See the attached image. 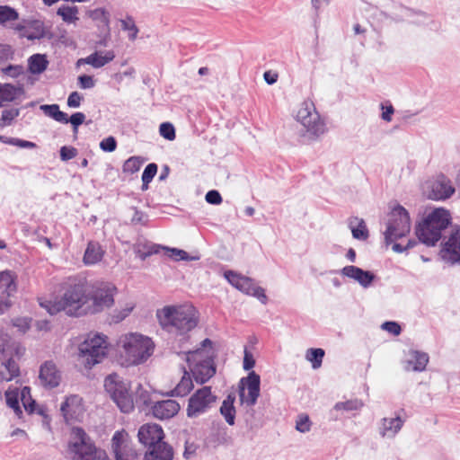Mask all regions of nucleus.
I'll return each instance as SVG.
<instances>
[{"mask_svg":"<svg viewBox=\"0 0 460 460\" xmlns=\"http://www.w3.org/2000/svg\"><path fill=\"white\" fill-rule=\"evenodd\" d=\"M88 285L84 283H68L59 299L40 301V305L54 315L64 311L69 316L88 314Z\"/></svg>","mask_w":460,"mask_h":460,"instance_id":"1","label":"nucleus"},{"mask_svg":"<svg viewBox=\"0 0 460 460\" xmlns=\"http://www.w3.org/2000/svg\"><path fill=\"white\" fill-rule=\"evenodd\" d=\"M156 316L163 329L172 333H186L198 323V313L192 305L164 306Z\"/></svg>","mask_w":460,"mask_h":460,"instance_id":"2","label":"nucleus"},{"mask_svg":"<svg viewBox=\"0 0 460 460\" xmlns=\"http://www.w3.org/2000/svg\"><path fill=\"white\" fill-rule=\"evenodd\" d=\"M117 345L121 358L128 366L146 362L155 349L153 341L149 337L137 332L121 335Z\"/></svg>","mask_w":460,"mask_h":460,"instance_id":"3","label":"nucleus"},{"mask_svg":"<svg viewBox=\"0 0 460 460\" xmlns=\"http://www.w3.org/2000/svg\"><path fill=\"white\" fill-rule=\"evenodd\" d=\"M451 223V214L444 208L433 209L416 228L419 240L427 246H434L441 238L442 232Z\"/></svg>","mask_w":460,"mask_h":460,"instance_id":"4","label":"nucleus"},{"mask_svg":"<svg viewBox=\"0 0 460 460\" xmlns=\"http://www.w3.org/2000/svg\"><path fill=\"white\" fill-rule=\"evenodd\" d=\"M213 356L212 341L209 339L202 341L201 348L186 354V360L197 383L204 384L215 375Z\"/></svg>","mask_w":460,"mask_h":460,"instance_id":"5","label":"nucleus"},{"mask_svg":"<svg viewBox=\"0 0 460 460\" xmlns=\"http://www.w3.org/2000/svg\"><path fill=\"white\" fill-rule=\"evenodd\" d=\"M295 119L301 126V136L309 140H316L327 131L325 121L311 100H305L300 103Z\"/></svg>","mask_w":460,"mask_h":460,"instance_id":"6","label":"nucleus"},{"mask_svg":"<svg viewBox=\"0 0 460 460\" xmlns=\"http://www.w3.org/2000/svg\"><path fill=\"white\" fill-rule=\"evenodd\" d=\"M108 353L107 337L102 333L90 332L78 346V359L86 368L102 362Z\"/></svg>","mask_w":460,"mask_h":460,"instance_id":"7","label":"nucleus"},{"mask_svg":"<svg viewBox=\"0 0 460 460\" xmlns=\"http://www.w3.org/2000/svg\"><path fill=\"white\" fill-rule=\"evenodd\" d=\"M72 460H111L106 452L97 448L81 428H74L68 445Z\"/></svg>","mask_w":460,"mask_h":460,"instance_id":"8","label":"nucleus"},{"mask_svg":"<svg viewBox=\"0 0 460 460\" xmlns=\"http://www.w3.org/2000/svg\"><path fill=\"white\" fill-rule=\"evenodd\" d=\"M411 230L410 216L407 210L397 205L388 215L386 229L384 233L386 243L405 236Z\"/></svg>","mask_w":460,"mask_h":460,"instance_id":"9","label":"nucleus"},{"mask_svg":"<svg viewBox=\"0 0 460 460\" xmlns=\"http://www.w3.org/2000/svg\"><path fill=\"white\" fill-rule=\"evenodd\" d=\"M104 387L122 412L133 411L134 402L128 393V385L119 376L109 375L104 380Z\"/></svg>","mask_w":460,"mask_h":460,"instance_id":"10","label":"nucleus"},{"mask_svg":"<svg viewBox=\"0 0 460 460\" xmlns=\"http://www.w3.org/2000/svg\"><path fill=\"white\" fill-rule=\"evenodd\" d=\"M116 287L111 283L88 285V314H96L114 304Z\"/></svg>","mask_w":460,"mask_h":460,"instance_id":"11","label":"nucleus"},{"mask_svg":"<svg viewBox=\"0 0 460 460\" xmlns=\"http://www.w3.org/2000/svg\"><path fill=\"white\" fill-rule=\"evenodd\" d=\"M217 396L212 393L211 387L204 386L197 390L189 399L187 415L197 418L208 411L216 402Z\"/></svg>","mask_w":460,"mask_h":460,"instance_id":"12","label":"nucleus"},{"mask_svg":"<svg viewBox=\"0 0 460 460\" xmlns=\"http://www.w3.org/2000/svg\"><path fill=\"white\" fill-rule=\"evenodd\" d=\"M260 376L254 371L249 373L247 377L241 379L239 384V397L242 403L252 406L260 395Z\"/></svg>","mask_w":460,"mask_h":460,"instance_id":"13","label":"nucleus"},{"mask_svg":"<svg viewBox=\"0 0 460 460\" xmlns=\"http://www.w3.org/2000/svg\"><path fill=\"white\" fill-rule=\"evenodd\" d=\"M440 256L447 263L460 262V228L455 229L444 243Z\"/></svg>","mask_w":460,"mask_h":460,"instance_id":"14","label":"nucleus"},{"mask_svg":"<svg viewBox=\"0 0 460 460\" xmlns=\"http://www.w3.org/2000/svg\"><path fill=\"white\" fill-rule=\"evenodd\" d=\"M16 285L10 271L0 272V314L11 305L10 297L15 293Z\"/></svg>","mask_w":460,"mask_h":460,"instance_id":"15","label":"nucleus"},{"mask_svg":"<svg viewBox=\"0 0 460 460\" xmlns=\"http://www.w3.org/2000/svg\"><path fill=\"white\" fill-rule=\"evenodd\" d=\"M138 439L143 445L152 449L159 443H164L163 429L157 424H145L138 430Z\"/></svg>","mask_w":460,"mask_h":460,"instance_id":"16","label":"nucleus"},{"mask_svg":"<svg viewBox=\"0 0 460 460\" xmlns=\"http://www.w3.org/2000/svg\"><path fill=\"white\" fill-rule=\"evenodd\" d=\"M456 192L452 181L445 176L438 177L430 186L429 198L434 200H445Z\"/></svg>","mask_w":460,"mask_h":460,"instance_id":"17","label":"nucleus"},{"mask_svg":"<svg viewBox=\"0 0 460 460\" xmlns=\"http://www.w3.org/2000/svg\"><path fill=\"white\" fill-rule=\"evenodd\" d=\"M40 382L46 388H54L59 385L62 376L55 363L45 362L40 369Z\"/></svg>","mask_w":460,"mask_h":460,"instance_id":"18","label":"nucleus"},{"mask_svg":"<svg viewBox=\"0 0 460 460\" xmlns=\"http://www.w3.org/2000/svg\"><path fill=\"white\" fill-rule=\"evenodd\" d=\"M15 30L20 32L21 37L30 40H40L46 36L47 29L40 20L26 21L24 24H18Z\"/></svg>","mask_w":460,"mask_h":460,"instance_id":"19","label":"nucleus"},{"mask_svg":"<svg viewBox=\"0 0 460 460\" xmlns=\"http://www.w3.org/2000/svg\"><path fill=\"white\" fill-rule=\"evenodd\" d=\"M116 55L113 50H96L90 54L86 58H79L76 62V66L89 65L95 69L102 68L107 64L111 63Z\"/></svg>","mask_w":460,"mask_h":460,"instance_id":"20","label":"nucleus"},{"mask_svg":"<svg viewBox=\"0 0 460 460\" xmlns=\"http://www.w3.org/2000/svg\"><path fill=\"white\" fill-rule=\"evenodd\" d=\"M60 410L66 421L78 420L84 412L82 398L75 394L67 396Z\"/></svg>","mask_w":460,"mask_h":460,"instance_id":"21","label":"nucleus"},{"mask_svg":"<svg viewBox=\"0 0 460 460\" xmlns=\"http://www.w3.org/2000/svg\"><path fill=\"white\" fill-rule=\"evenodd\" d=\"M341 272L344 277L357 281L364 288L370 287L376 278L372 272L353 265L345 266Z\"/></svg>","mask_w":460,"mask_h":460,"instance_id":"22","label":"nucleus"},{"mask_svg":"<svg viewBox=\"0 0 460 460\" xmlns=\"http://www.w3.org/2000/svg\"><path fill=\"white\" fill-rule=\"evenodd\" d=\"M159 249H163L165 251L166 255L175 261H198L199 259V256H190L187 252L178 248H170V247H160V246H152L150 250L146 252H140L138 250L139 257L142 260H145L146 257L151 254L157 253Z\"/></svg>","mask_w":460,"mask_h":460,"instance_id":"23","label":"nucleus"},{"mask_svg":"<svg viewBox=\"0 0 460 460\" xmlns=\"http://www.w3.org/2000/svg\"><path fill=\"white\" fill-rule=\"evenodd\" d=\"M404 420L397 416L394 418H383L380 420L378 433L383 438H394L403 426Z\"/></svg>","mask_w":460,"mask_h":460,"instance_id":"24","label":"nucleus"},{"mask_svg":"<svg viewBox=\"0 0 460 460\" xmlns=\"http://www.w3.org/2000/svg\"><path fill=\"white\" fill-rule=\"evenodd\" d=\"M429 355L425 352L411 349L407 354L404 368L407 371H424L429 363Z\"/></svg>","mask_w":460,"mask_h":460,"instance_id":"25","label":"nucleus"},{"mask_svg":"<svg viewBox=\"0 0 460 460\" xmlns=\"http://www.w3.org/2000/svg\"><path fill=\"white\" fill-rule=\"evenodd\" d=\"M180 404L174 400H164L157 402L153 406V414L160 420L170 419L178 413Z\"/></svg>","mask_w":460,"mask_h":460,"instance_id":"26","label":"nucleus"},{"mask_svg":"<svg viewBox=\"0 0 460 460\" xmlns=\"http://www.w3.org/2000/svg\"><path fill=\"white\" fill-rule=\"evenodd\" d=\"M111 449L114 456L133 449L128 434L124 430H118L111 438Z\"/></svg>","mask_w":460,"mask_h":460,"instance_id":"27","label":"nucleus"},{"mask_svg":"<svg viewBox=\"0 0 460 460\" xmlns=\"http://www.w3.org/2000/svg\"><path fill=\"white\" fill-rule=\"evenodd\" d=\"M173 450L167 443H159L146 453L144 460H172Z\"/></svg>","mask_w":460,"mask_h":460,"instance_id":"28","label":"nucleus"},{"mask_svg":"<svg viewBox=\"0 0 460 460\" xmlns=\"http://www.w3.org/2000/svg\"><path fill=\"white\" fill-rule=\"evenodd\" d=\"M105 252L97 242H89L84 252V262L85 265H93L100 262Z\"/></svg>","mask_w":460,"mask_h":460,"instance_id":"29","label":"nucleus"},{"mask_svg":"<svg viewBox=\"0 0 460 460\" xmlns=\"http://www.w3.org/2000/svg\"><path fill=\"white\" fill-rule=\"evenodd\" d=\"M240 291L258 298L264 305L267 303L268 298L264 289L257 286L251 278L245 277Z\"/></svg>","mask_w":460,"mask_h":460,"instance_id":"30","label":"nucleus"},{"mask_svg":"<svg viewBox=\"0 0 460 460\" xmlns=\"http://www.w3.org/2000/svg\"><path fill=\"white\" fill-rule=\"evenodd\" d=\"M19 375V367L13 358L0 362V381L9 382Z\"/></svg>","mask_w":460,"mask_h":460,"instance_id":"31","label":"nucleus"},{"mask_svg":"<svg viewBox=\"0 0 460 460\" xmlns=\"http://www.w3.org/2000/svg\"><path fill=\"white\" fill-rule=\"evenodd\" d=\"M22 92V87H17L11 84L0 83V108L5 102H13Z\"/></svg>","mask_w":460,"mask_h":460,"instance_id":"32","label":"nucleus"},{"mask_svg":"<svg viewBox=\"0 0 460 460\" xmlns=\"http://www.w3.org/2000/svg\"><path fill=\"white\" fill-rule=\"evenodd\" d=\"M49 65L47 57L43 54H34L28 58V70L32 75L43 73Z\"/></svg>","mask_w":460,"mask_h":460,"instance_id":"33","label":"nucleus"},{"mask_svg":"<svg viewBox=\"0 0 460 460\" xmlns=\"http://www.w3.org/2000/svg\"><path fill=\"white\" fill-rule=\"evenodd\" d=\"M57 14L66 23H75L79 20V9L76 5L62 4L58 7Z\"/></svg>","mask_w":460,"mask_h":460,"instance_id":"34","label":"nucleus"},{"mask_svg":"<svg viewBox=\"0 0 460 460\" xmlns=\"http://www.w3.org/2000/svg\"><path fill=\"white\" fill-rule=\"evenodd\" d=\"M234 396L229 394L222 402L220 407V413L225 418L226 421L233 426L235 420V408L234 406Z\"/></svg>","mask_w":460,"mask_h":460,"instance_id":"35","label":"nucleus"},{"mask_svg":"<svg viewBox=\"0 0 460 460\" xmlns=\"http://www.w3.org/2000/svg\"><path fill=\"white\" fill-rule=\"evenodd\" d=\"M40 108L46 116L52 118L56 121L65 124L68 123L67 114L61 111L58 104H43Z\"/></svg>","mask_w":460,"mask_h":460,"instance_id":"36","label":"nucleus"},{"mask_svg":"<svg viewBox=\"0 0 460 460\" xmlns=\"http://www.w3.org/2000/svg\"><path fill=\"white\" fill-rule=\"evenodd\" d=\"M193 388V384L190 376L188 372L184 371V375L182 376L181 381L175 386V388L172 391V396H185L187 395Z\"/></svg>","mask_w":460,"mask_h":460,"instance_id":"37","label":"nucleus"},{"mask_svg":"<svg viewBox=\"0 0 460 460\" xmlns=\"http://www.w3.org/2000/svg\"><path fill=\"white\" fill-rule=\"evenodd\" d=\"M349 227L355 239L364 241L368 237V232L364 220L355 218L349 222Z\"/></svg>","mask_w":460,"mask_h":460,"instance_id":"38","label":"nucleus"},{"mask_svg":"<svg viewBox=\"0 0 460 460\" xmlns=\"http://www.w3.org/2000/svg\"><path fill=\"white\" fill-rule=\"evenodd\" d=\"M324 354L323 349H309L306 350L305 358L312 363L314 369H317L322 366Z\"/></svg>","mask_w":460,"mask_h":460,"instance_id":"39","label":"nucleus"},{"mask_svg":"<svg viewBox=\"0 0 460 460\" xmlns=\"http://www.w3.org/2000/svg\"><path fill=\"white\" fill-rule=\"evenodd\" d=\"M135 307V303L133 301H128L120 309H116L112 315L111 319L114 323H119L123 321L126 317H128L130 313L133 311Z\"/></svg>","mask_w":460,"mask_h":460,"instance_id":"40","label":"nucleus"},{"mask_svg":"<svg viewBox=\"0 0 460 460\" xmlns=\"http://www.w3.org/2000/svg\"><path fill=\"white\" fill-rule=\"evenodd\" d=\"M362 407L363 402L356 399L349 400L346 402H339L334 405L333 409L336 411H351L360 410Z\"/></svg>","mask_w":460,"mask_h":460,"instance_id":"41","label":"nucleus"},{"mask_svg":"<svg viewBox=\"0 0 460 460\" xmlns=\"http://www.w3.org/2000/svg\"><path fill=\"white\" fill-rule=\"evenodd\" d=\"M20 114V110L17 108L6 109L2 111V116L0 118V128H4L6 126H10L13 120L18 117Z\"/></svg>","mask_w":460,"mask_h":460,"instance_id":"42","label":"nucleus"},{"mask_svg":"<svg viewBox=\"0 0 460 460\" xmlns=\"http://www.w3.org/2000/svg\"><path fill=\"white\" fill-rule=\"evenodd\" d=\"M143 164V160L139 157L132 156L128 158L123 164L124 172L135 173L139 171Z\"/></svg>","mask_w":460,"mask_h":460,"instance_id":"43","label":"nucleus"},{"mask_svg":"<svg viewBox=\"0 0 460 460\" xmlns=\"http://www.w3.org/2000/svg\"><path fill=\"white\" fill-rule=\"evenodd\" d=\"M226 280L236 289L240 291L243 286V280H244L245 276L236 273L233 270H227L224 274Z\"/></svg>","mask_w":460,"mask_h":460,"instance_id":"44","label":"nucleus"},{"mask_svg":"<svg viewBox=\"0 0 460 460\" xmlns=\"http://www.w3.org/2000/svg\"><path fill=\"white\" fill-rule=\"evenodd\" d=\"M121 28L124 31H128V39L130 40H135L137 39L138 29L132 18L128 17L125 20H121Z\"/></svg>","mask_w":460,"mask_h":460,"instance_id":"45","label":"nucleus"},{"mask_svg":"<svg viewBox=\"0 0 460 460\" xmlns=\"http://www.w3.org/2000/svg\"><path fill=\"white\" fill-rule=\"evenodd\" d=\"M18 19V13L9 6H0V24Z\"/></svg>","mask_w":460,"mask_h":460,"instance_id":"46","label":"nucleus"},{"mask_svg":"<svg viewBox=\"0 0 460 460\" xmlns=\"http://www.w3.org/2000/svg\"><path fill=\"white\" fill-rule=\"evenodd\" d=\"M312 422L306 414H300L296 420V429L301 433H306L311 429Z\"/></svg>","mask_w":460,"mask_h":460,"instance_id":"47","label":"nucleus"},{"mask_svg":"<svg viewBox=\"0 0 460 460\" xmlns=\"http://www.w3.org/2000/svg\"><path fill=\"white\" fill-rule=\"evenodd\" d=\"M6 397V403L7 405L12 408L17 417H21L22 414V411L19 405V401L17 398V395L15 394H13L11 392L5 393Z\"/></svg>","mask_w":460,"mask_h":460,"instance_id":"48","label":"nucleus"},{"mask_svg":"<svg viewBox=\"0 0 460 460\" xmlns=\"http://www.w3.org/2000/svg\"><path fill=\"white\" fill-rule=\"evenodd\" d=\"M2 73L11 78H17L24 74V67L21 65H9L2 68Z\"/></svg>","mask_w":460,"mask_h":460,"instance_id":"49","label":"nucleus"},{"mask_svg":"<svg viewBox=\"0 0 460 460\" xmlns=\"http://www.w3.org/2000/svg\"><path fill=\"white\" fill-rule=\"evenodd\" d=\"M160 134L167 140H173L175 138V129L172 124L164 122L160 125Z\"/></svg>","mask_w":460,"mask_h":460,"instance_id":"50","label":"nucleus"},{"mask_svg":"<svg viewBox=\"0 0 460 460\" xmlns=\"http://www.w3.org/2000/svg\"><path fill=\"white\" fill-rule=\"evenodd\" d=\"M90 17L93 20L101 21L102 23L108 25L110 18L108 13L103 8H97L90 12Z\"/></svg>","mask_w":460,"mask_h":460,"instance_id":"51","label":"nucleus"},{"mask_svg":"<svg viewBox=\"0 0 460 460\" xmlns=\"http://www.w3.org/2000/svg\"><path fill=\"white\" fill-rule=\"evenodd\" d=\"M157 172V165L155 164H149L144 170L142 174V181L149 183Z\"/></svg>","mask_w":460,"mask_h":460,"instance_id":"52","label":"nucleus"},{"mask_svg":"<svg viewBox=\"0 0 460 460\" xmlns=\"http://www.w3.org/2000/svg\"><path fill=\"white\" fill-rule=\"evenodd\" d=\"M116 147L117 142L113 137H108L100 143V148L104 152H113Z\"/></svg>","mask_w":460,"mask_h":460,"instance_id":"53","label":"nucleus"},{"mask_svg":"<svg viewBox=\"0 0 460 460\" xmlns=\"http://www.w3.org/2000/svg\"><path fill=\"white\" fill-rule=\"evenodd\" d=\"M13 51L9 45L0 44V64L13 58Z\"/></svg>","mask_w":460,"mask_h":460,"instance_id":"54","label":"nucleus"},{"mask_svg":"<svg viewBox=\"0 0 460 460\" xmlns=\"http://www.w3.org/2000/svg\"><path fill=\"white\" fill-rule=\"evenodd\" d=\"M77 150L73 146H62L60 149V158L63 161L70 160L75 157Z\"/></svg>","mask_w":460,"mask_h":460,"instance_id":"55","label":"nucleus"},{"mask_svg":"<svg viewBox=\"0 0 460 460\" xmlns=\"http://www.w3.org/2000/svg\"><path fill=\"white\" fill-rule=\"evenodd\" d=\"M133 215L131 217V222L134 225H146L147 222V216L142 212L137 210V208H133Z\"/></svg>","mask_w":460,"mask_h":460,"instance_id":"56","label":"nucleus"},{"mask_svg":"<svg viewBox=\"0 0 460 460\" xmlns=\"http://www.w3.org/2000/svg\"><path fill=\"white\" fill-rule=\"evenodd\" d=\"M382 329L392 333L393 335H399L401 333V326L395 322H385L382 324Z\"/></svg>","mask_w":460,"mask_h":460,"instance_id":"57","label":"nucleus"},{"mask_svg":"<svg viewBox=\"0 0 460 460\" xmlns=\"http://www.w3.org/2000/svg\"><path fill=\"white\" fill-rule=\"evenodd\" d=\"M82 101V95L77 92H73L67 98V106L70 108H77L81 105Z\"/></svg>","mask_w":460,"mask_h":460,"instance_id":"58","label":"nucleus"},{"mask_svg":"<svg viewBox=\"0 0 460 460\" xmlns=\"http://www.w3.org/2000/svg\"><path fill=\"white\" fill-rule=\"evenodd\" d=\"M13 324L22 333H24L30 328V321L28 318H16L13 321Z\"/></svg>","mask_w":460,"mask_h":460,"instance_id":"59","label":"nucleus"},{"mask_svg":"<svg viewBox=\"0 0 460 460\" xmlns=\"http://www.w3.org/2000/svg\"><path fill=\"white\" fill-rule=\"evenodd\" d=\"M205 199L208 203L213 205H219L222 202V197L217 190H209Z\"/></svg>","mask_w":460,"mask_h":460,"instance_id":"60","label":"nucleus"},{"mask_svg":"<svg viewBox=\"0 0 460 460\" xmlns=\"http://www.w3.org/2000/svg\"><path fill=\"white\" fill-rule=\"evenodd\" d=\"M78 83H79V86L82 89H91L95 85L93 78L92 76L86 75H80L78 77Z\"/></svg>","mask_w":460,"mask_h":460,"instance_id":"61","label":"nucleus"},{"mask_svg":"<svg viewBox=\"0 0 460 460\" xmlns=\"http://www.w3.org/2000/svg\"><path fill=\"white\" fill-rule=\"evenodd\" d=\"M84 119L85 115L84 113L76 112L68 118V122H70L73 125L74 129L76 130L77 127L84 122Z\"/></svg>","mask_w":460,"mask_h":460,"instance_id":"62","label":"nucleus"},{"mask_svg":"<svg viewBox=\"0 0 460 460\" xmlns=\"http://www.w3.org/2000/svg\"><path fill=\"white\" fill-rule=\"evenodd\" d=\"M381 109L383 110L381 118L385 121L390 122L392 120V115L394 112V107L391 104H389V105L381 104Z\"/></svg>","mask_w":460,"mask_h":460,"instance_id":"63","label":"nucleus"},{"mask_svg":"<svg viewBox=\"0 0 460 460\" xmlns=\"http://www.w3.org/2000/svg\"><path fill=\"white\" fill-rule=\"evenodd\" d=\"M116 460H139L134 449H130L115 456Z\"/></svg>","mask_w":460,"mask_h":460,"instance_id":"64","label":"nucleus"}]
</instances>
